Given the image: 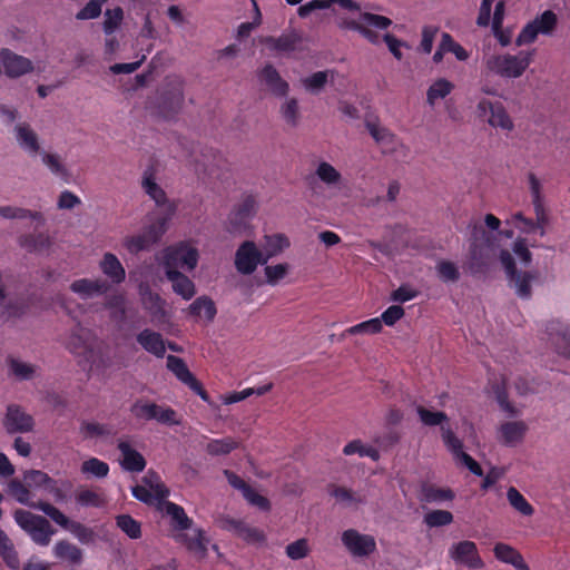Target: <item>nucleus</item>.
<instances>
[{
  "mask_svg": "<svg viewBox=\"0 0 570 570\" xmlns=\"http://www.w3.org/2000/svg\"><path fill=\"white\" fill-rule=\"evenodd\" d=\"M528 431L523 421H507L498 428L497 439L505 446H515L520 444Z\"/></svg>",
  "mask_w": 570,
  "mask_h": 570,
  "instance_id": "a878e982",
  "label": "nucleus"
},
{
  "mask_svg": "<svg viewBox=\"0 0 570 570\" xmlns=\"http://www.w3.org/2000/svg\"><path fill=\"white\" fill-rule=\"evenodd\" d=\"M507 499L511 507L517 510L519 513L530 517L533 514L534 509L533 507L528 502V500L523 497V494L517 490L515 488L511 487L507 491Z\"/></svg>",
  "mask_w": 570,
  "mask_h": 570,
  "instance_id": "864d4df0",
  "label": "nucleus"
},
{
  "mask_svg": "<svg viewBox=\"0 0 570 570\" xmlns=\"http://www.w3.org/2000/svg\"><path fill=\"white\" fill-rule=\"evenodd\" d=\"M6 362L9 375L17 380H29L37 374V367L33 364L18 357H8Z\"/></svg>",
  "mask_w": 570,
  "mask_h": 570,
  "instance_id": "c03bdc74",
  "label": "nucleus"
},
{
  "mask_svg": "<svg viewBox=\"0 0 570 570\" xmlns=\"http://www.w3.org/2000/svg\"><path fill=\"white\" fill-rule=\"evenodd\" d=\"M132 495L147 504L157 503L168 497L169 490L155 472H147L140 484L131 489Z\"/></svg>",
  "mask_w": 570,
  "mask_h": 570,
  "instance_id": "4468645a",
  "label": "nucleus"
},
{
  "mask_svg": "<svg viewBox=\"0 0 570 570\" xmlns=\"http://www.w3.org/2000/svg\"><path fill=\"white\" fill-rule=\"evenodd\" d=\"M366 128L384 153H394L402 145L397 137L377 122H367Z\"/></svg>",
  "mask_w": 570,
  "mask_h": 570,
  "instance_id": "c756f323",
  "label": "nucleus"
},
{
  "mask_svg": "<svg viewBox=\"0 0 570 570\" xmlns=\"http://www.w3.org/2000/svg\"><path fill=\"white\" fill-rule=\"evenodd\" d=\"M141 187L144 191L158 205H166L167 197L164 189L157 181L155 173L153 170H146L141 178Z\"/></svg>",
  "mask_w": 570,
  "mask_h": 570,
  "instance_id": "ea45409f",
  "label": "nucleus"
},
{
  "mask_svg": "<svg viewBox=\"0 0 570 570\" xmlns=\"http://www.w3.org/2000/svg\"><path fill=\"white\" fill-rule=\"evenodd\" d=\"M53 556L71 564H80L82 561V551L75 544L60 540L52 548Z\"/></svg>",
  "mask_w": 570,
  "mask_h": 570,
  "instance_id": "a19ab883",
  "label": "nucleus"
},
{
  "mask_svg": "<svg viewBox=\"0 0 570 570\" xmlns=\"http://www.w3.org/2000/svg\"><path fill=\"white\" fill-rule=\"evenodd\" d=\"M102 0H89L77 13V20H92L98 18L102 11Z\"/></svg>",
  "mask_w": 570,
  "mask_h": 570,
  "instance_id": "0e129e2a",
  "label": "nucleus"
},
{
  "mask_svg": "<svg viewBox=\"0 0 570 570\" xmlns=\"http://www.w3.org/2000/svg\"><path fill=\"white\" fill-rule=\"evenodd\" d=\"M448 556L456 566L465 567L470 570L484 568V561L479 552L475 542L464 539L453 542L448 550Z\"/></svg>",
  "mask_w": 570,
  "mask_h": 570,
  "instance_id": "ddd939ff",
  "label": "nucleus"
},
{
  "mask_svg": "<svg viewBox=\"0 0 570 570\" xmlns=\"http://www.w3.org/2000/svg\"><path fill=\"white\" fill-rule=\"evenodd\" d=\"M533 52L521 51L517 55L501 53L485 58L484 67L488 73L502 78H520L532 63Z\"/></svg>",
  "mask_w": 570,
  "mask_h": 570,
  "instance_id": "423d86ee",
  "label": "nucleus"
},
{
  "mask_svg": "<svg viewBox=\"0 0 570 570\" xmlns=\"http://www.w3.org/2000/svg\"><path fill=\"white\" fill-rule=\"evenodd\" d=\"M332 73L330 71H317L303 79V87L311 91H320L327 82Z\"/></svg>",
  "mask_w": 570,
  "mask_h": 570,
  "instance_id": "680f3d73",
  "label": "nucleus"
},
{
  "mask_svg": "<svg viewBox=\"0 0 570 570\" xmlns=\"http://www.w3.org/2000/svg\"><path fill=\"white\" fill-rule=\"evenodd\" d=\"M167 367L170 372L175 374V376L184 384H186L191 391L198 394L205 402L209 403V396L206 391L203 389L202 384L197 381V379L193 375V373L188 370L185 362L174 355L167 357Z\"/></svg>",
  "mask_w": 570,
  "mask_h": 570,
  "instance_id": "aec40b11",
  "label": "nucleus"
},
{
  "mask_svg": "<svg viewBox=\"0 0 570 570\" xmlns=\"http://www.w3.org/2000/svg\"><path fill=\"white\" fill-rule=\"evenodd\" d=\"M392 24V20L387 17L373 14L370 12H362L358 10L355 17H351L345 21V26L357 30L372 43L379 40L377 35L372 29L386 30Z\"/></svg>",
  "mask_w": 570,
  "mask_h": 570,
  "instance_id": "f8f14e48",
  "label": "nucleus"
},
{
  "mask_svg": "<svg viewBox=\"0 0 570 570\" xmlns=\"http://www.w3.org/2000/svg\"><path fill=\"white\" fill-rule=\"evenodd\" d=\"M345 550L353 557L366 558L375 552L376 541L373 535L348 529L341 535Z\"/></svg>",
  "mask_w": 570,
  "mask_h": 570,
  "instance_id": "f3484780",
  "label": "nucleus"
},
{
  "mask_svg": "<svg viewBox=\"0 0 570 570\" xmlns=\"http://www.w3.org/2000/svg\"><path fill=\"white\" fill-rule=\"evenodd\" d=\"M0 217L3 219H31L40 224L43 223V217L39 212L10 205L0 206Z\"/></svg>",
  "mask_w": 570,
  "mask_h": 570,
  "instance_id": "09e8293b",
  "label": "nucleus"
},
{
  "mask_svg": "<svg viewBox=\"0 0 570 570\" xmlns=\"http://www.w3.org/2000/svg\"><path fill=\"white\" fill-rule=\"evenodd\" d=\"M13 138L19 149L30 157H36L42 149L40 136L28 122H18L13 127Z\"/></svg>",
  "mask_w": 570,
  "mask_h": 570,
  "instance_id": "6ab92c4d",
  "label": "nucleus"
},
{
  "mask_svg": "<svg viewBox=\"0 0 570 570\" xmlns=\"http://www.w3.org/2000/svg\"><path fill=\"white\" fill-rule=\"evenodd\" d=\"M530 244L525 237L518 236L509 248L500 249L498 259L503 268L509 286L521 297H527L531 293V286L534 281V274L523 269L532 262Z\"/></svg>",
  "mask_w": 570,
  "mask_h": 570,
  "instance_id": "f03ea898",
  "label": "nucleus"
},
{
  "mask_svg": "<svg viewBox=\"0 0 570 570\" xmlns=\"http://www.w3.org/2000/svg\"><path fill=\"white\" fill-rule=\"evenodd\" d=\"M37 156L40 157L42 165L53 176L65 180L69 178V170L59 154L41 149Z\"/></svg>",
  "mask_w": 570,
  "mask_h": 570,
  "instance_id": "e433bc0d",
  "label": "nucleus"
},
{
  "mask_svg": "<svg viewBox=\"0 0 570 570\" xmlns=\"http://www.w3.org/2000/svg\"><path fill=\"white\" fill-rule=\"evenodd\" d=\"M312 548L307 539H298L288 543L285 548V553L291 560H302L311 553Z\"/></svg>",
  "mask_w": 570,
  "mask_h": 570,
  "instance_id": "4d7b16f0",
  "label": "nucleus"
},
{
  "mask_svg": "<svg viewBox=\"0 0 570 570\" xmlns=\"http://www.w3.org/2000/svg\"><path fill=\"white\" fill-rule=\"evenodd\" d=\"M99 267L102 274L114 284H120L126 278V271L121 262L112 253L104 254Z\"/></svg>",
  "mask_w": 570,
  "mask_h": 570,
  "instance_id": "f704fd0d",
  "label": "nucleus"
},
{
  "mask_svg": "<svg viewBox=\"0 0 570 570\" xmlns=\"http://www.w3.org/2000/svg\"><path fill=\"white\" fill-rule=\"evenodd\" d=\"M282 118L289 125H295L299 117V106L296 98L287 97L281 105Z\"/></svg>",
  "mask_w": 570,
  "mask_h": 570,
  "instance_id": "bf43d9fd",
  "label": "nucleus"
},
{
  "mask_svg": "<svg viewBox=\"0 0 570 570\" xmlns=\"http://www.w3.org/2000/svg\"><path fill=\"white\" fill-rule=\"evenodd\" d=\"M200 255L195 239L175 242L155 254V263L163 271L171 291L184 301H190L197 292L195 283L185 272H193L198 267Z\"/></svg>",
  "mask_w": 570,
  "mask_h": 570,
  "instance_id": "f257e3e1",
  "label": "nucleus"
},
{
  "mask_svg": "<svg viewBox=\"0 0 570 570\" xmlns=\"http://www.w3.org/2000/svg\"><path fill=\"white\" fill-rule=\"evenodd\" d=\"M3 425L10 433L29 432L33 428V420L19 406L10 405L7 409Z\"/></svg>",
  "mask_w": 570,
  "mask_h": 570,
  "instance_id": "bb28decb",
  "label": "nucleus"
},
{
  "mask_svg": "<svg viewBox=\"0 0 570 570\" xmlns=\"http://www.w3.org/2000/svg\"><path fill=\"white\" fill-rule=\"evenodd\" d=\"M68 348L76 356L83 358L95 365L105 363L107 346L98 341L90 332L78 330L73 332L68 341Z\"/></svg>",
  "mask_w": 570,
  "mask_h": 570,
  "instance_id": "6e6552de",
  "label": "nucleus"
},
{
  "mask_svg": "<svg viewBox=\"0 0 570 570\" xmlns=\"http://www.w3.org/2000/svg\"><path fill=\"white\" fill-rule=\"evenodd\" d=\"M18 243L29 253H43L50 248L52 239L47 233H36L20 236Z\"/></svg>",
  "mask_w": 570,
  "mask_h": 570,
  "instance_id": "58836bf2",
  "label": "nucleus"
},
{
  "mask_svg": "<svg viewBox=\"0 0 570 570\" xmlns=\"http://www.w3.org/2000/svg\"><path fill=\"white\" fill-rule=\"evenodd\" d=\"M1 72L11 79H17L35 71L31 59L18 55L8 48L0 50Z\"/></svg>",
  "mask_w": 570,
  "mask_h": 570,
  "instance_id": "a211bd4d",
  "label": "nucleus"
},
{
  "mask_svg": "<svg viewBox=\"0 0 570 570\" xmlns=\"http://www.w3.org/2000/svg\"><path fill=\"white\" fill-rule=\"evenodd\" d=\"M239 446V442L232 436L209 440L205 451L212 456L227 455Z\"/></svg>",
  "mask_w": 570,
  "mask_h": 570,
  "instance_id": "49530a36",
  "label": "nucleus"
},
{
  "mask_svg": "<svg viewBox=\"0 0 570 570\" xmlns=\"http://www.w3.org/2000/svg\"><path fill=\"white\" fill-rule=\"evenodd\" d=\"M238 538L249 544L257 546L263 544L266 541V535L263 530L255 527H250L246 523L243 524Z\"/></svg>",
  "mask_w": 570,
  "mask_h": 570,
  "instance_id": "69168bd1",
  "label": "nucleus"
},
{
  "mask_svg": "<svg viewBox=\"0 0 570 570\" xmlns=\"http://www.w3.org/2000/svg\"><path fill=\"white\" fill-rule=\"evenodd\" d=\"M557 16L551 10H546L533 20L529 21L519 32L515 38V45L518 47L533 43L537 38L542 36H550L557 26Z\"/></svg>",
  "mask_w": 570,
  "mask_h": 570,
  "instance_id": "9b49d317",
  "label": "nucleus"
},
{
  "mask_svg": "<svg viewBox=\"0 0 570 570\" xmlns=\"http://www.w3.org/2000/svg\"><path fill=\"white\" fill-rule=\"evenodd\" d=\"M169 215L157 216L154 220L138 234L126 236L121 245L129 254H138L139 252L148 249L154 244L158 243L166 234L169 227Z\"/></svg>",
  "mask_w": 570,
  "mask_h": 570,
  "instance_id": "0eeeda50",
  "label": "nucleus"
},
{
  "mask_svg": "<svg viewBox=\"0 0 570 570\" xmlns=\"http://www.w3.org/2000/svg\"><path fill=\"white\" fill-rule=\"evenodd\" d=\"M80 433L88 440H107L115 435L109 425L94 421L83 422L80 426Z\"/></svg>",
  "mask_w": 570,
  "mask_h": 570,
  "instance_id": "de8ad7c7",
  "label": "nucleus"
},
{
  "mask_svg": "<svg viewBox=\"0 0 570 570\" xmlns=\"http://www.w3.org/2000/svg\"><path fill=\"white\" fill-rule=\"evenodd\" d=\"M70 289L81 298H90L104 293L106 284L98 278H80L71 283Z\"/></svg>",
  "mask_w": 570,
  "mask_h": 570,
  "instance_id": "4c0bfd02",
  "label": "nucleus"
},
{
  "mask_svg": "<svg viewBox=\"0 0 570 570\" xmlns=\"http://www.w3.org/2000/svg\"><path fill=\"white\" fill-rule=\"evenodd\" d=\"M315 176L328 188L340 189L344 186L343 175L328 161L320 160L315 164Z\"/></svg>",
  "mask_w": 570,
  "mask_h": 570,
  "instance_id": "7c9ffc66",
  "label": "nucleus"
},
{
  "mask_svg": "<svg viewBox=\"0 0 570 570\" xmlns=\"http://www.w3.org/2000/svg\"><path fill=\"white\" fill-rule=\"evenodd\" d=\"M382 330V321L379 317H374L346 328L343 334L345 336L373 335L381 333Z\"/></svg>",
  "mask_w": 570,
  "mask_h": 570,
  "instance_id": "3c124183",
  "label": "nucleus"
},
{
  "mask_svg": "<svg viewBox=\"0 0 570 570\" xmlns=\"http://www.w3.org/2000/svg\"><path fill=\"white\" fill-rule=\"evenodd\" d=\"M435 269L439 278L443 282H455L460 276L458 266L449 261L439 262Z\"/></svg>",
  "mask_w": 570,
  "mask_h": 570,
  "instance_id": "338daca9",
  "label": "nucleus"
},
{
  "mask_svg": "<svg viewBox=\"0 0 570 570\" xmlns=\"http://www.w3.org/2000/svg\"><path fill=\"white\" fill-rule=\"evenodd\" d=\"M259 83L266 87L273 95L285 96L288 91V85L283 80L275 68L264 67L258 73Z\"/></svg>",
  "mask_w": 570,
  "mask_h": 570,
  "instance_id": "72a5a7b5",
  "label": "nucleus"
},
{
  "mask_svg": "<svg viewBox=\"0 0 570 570\" xmlns=\"http://www.w3.org/2000/svg\"><path fill=\"white\" fill-rule=\"evenodd\" d=\"M124 21V10L119 7L107 9L104 13L102 31L106 36H111L118 31Z\"/></svg>",
  "mask_w": 570,
  "mask_h": 570,
  "instance_id": "603ef678",
  "label": "nucleus"
},
{
  "mask_svg": "<svg viewBox=\"0 0 570 570\" xmlns=\"http://www.w3.org/2000/svg\"><path fill=\"white\" fill-rule=\"evenodd\" d=\"M185 313L195 322L209 324L215 320L217 308L215 302L209 296L202 295L188 305Z\"/></svg>",
  "mask_w": 570,
  "mask_h": 570,
  "instance_id": "5701e85b",
  "label": "nucleus"
},
{
  "mask_svg": "<svg viewBox=\"0 0 570 570\" xmlns=\"http://www.w3.org/2000/svg\"><path fill=\"white\" fill-rule=\"evenodd\" d=\"M528 185L531 195L533 213H538L542 216L543 209H548L542 194V183L535 175L530 174L528 176Z\"/></svg>",
  "mask_w": 570,
  "mask_h": 570,
  "instance_id": "8fccbe9b",
  "label": "nucleus"
},
{
  "mask_svg": "<svg viewBox=\"0 0 570 570\" xmlns=\"http://www.w3.org/2000/svg\"><path fill=\"white\" fill-rule=\"evenodd\" d=\"M416 413L422 424L426 426H440L441 439L446 450L452 454L456 464L464 465L475 475H482V469L479 463L469 455L463 449V442L458 438L449 424V419L444 412L417 406Z\"/></svg>",
  "mask_w": 570,
  "mask_h": 570,
  "instance_id": "7ed1b4c3",
  "label": "nucleus"
},
{
  "mask_svg": "<svg viewBox=\"0 0 570 570\" xmlns=\"http://www.w3.org/2000/svg\"><path fill=\"white\" fill-rule=\"evenodd\" d=\"M165 513L170 518L173 527L179 531L176 539L185 543L198 558H204L209 540L200 529L190 527L191 522L184 509L173 502H167Z\"/></svg>",
  "mask_w": 570,
  "mask_h": 570,
  "instance_id": "39448f33",
  "label": "nucleus"
},
{
  "mask_svg": "<svg viewBox=\"0 0 570 570\" xmlns=\"http://www.w3.org/2000/svg\"><path fill=\"white\" fill-rule=\"evenodd\" d=\"M493 554L498 561L511 566L514 570H530L523 556L508 543L497 542L493 546Z\"/></svg>",
  "mask_w": 570,
  "mask_h": 570,
  "instance_id": "cd10ccee",
  "label": "nucleus"
},
{
  "mask_svg": "<svg viewBox=\"0 0 570 570\" xmlns=\"http://www.w3.org/2000/svg\"><path fill=\"white\" fill-rule=\"evenodd\" d=\"M265 259L258 244L254 240H244L235 252L234 265L243 275L253 274L259 265H265Z\"/></svg>",
  "mask_w": 570,
  "mask_h": 570,
  "instance_id": "2eb2a0df",
  "label": "nucleus"
},
{
  "mask_svg": "<svg viewBox=\"0 0 570 570\" xmlns=\"http://www.w3.org/2000/svg\"><path fill=\"white\" fill-rule=\"evenodd\" d=\"M80 472L87 479H104L109 473V465L102 460L89 456L81 462Z\"/></svg>",
  "mask_w": 570,
  "mask_h": 570,
  "instance_id": "37998d69",
  "label": "nucleus"
},
{
  "mask_svg": "<svg viewBox=\"0 0 570 570\" xmlns=\"http://www.w3.org/2000/svg\"><path fill=\"white\" fill-rule=\"evenodd\" d=\"M504 18V3L501 0H482L476 23L480 27L492 24V28L502 26Z\"/></svg>",
  "mask_w": 570,
  "mask_h": 570,
  "instance_id": "393cba45",
  "label": "nucleus"
},
{
  "mask_svg": "<svg viewBox=\"0 0 570 570\" xmlns=\"http://www.w3.org/2000/svg\"><path fill=\"white\" fill-rule=\"evenodd\" d=\"M106 498L101 492L82 490L77 495V502L83 507L100 508L106 504Z\"/></svg>",
  "mask_w": 570,
  "mask_h": 570,
  "instance_id": "052dcab7",
  "label": "nucleus"
},
{
  "mask_svg": "<svg viewBox=\"0 0 570 570\" xmlns=\"http://www.w3.org/2000/svg\"><path fill=\"white\" fill-rule=\"evenodd\" d=\"M8 495L16 502L36 508L35 493L43 491L55 497L60 494L57 482L46 472L36 469H28L22 472L21 479H12L6 489Z\"/></svg>",
  "mask_w": 570,
  "mask_h": 570,
  "instance_id": "20e7f679",
  "label": "nucleus"
},
{
  "mask_svg": "<svg viewBox=\"0 0 570 570\" xmlns=\"http://www.w3.org/2000/svg\"><path fill=\"white\" fill-rule=\"evenodd\" d=\"M35 509L40 510L46 515H48L55 523L60 525L63 529H68L69 524L72 520H70L62 511H60L55 505L46 502V501H39L37 503V507Z\"/></svg>",
  "mask_w": 570,
  "mask_h": 570,
  "instance_id": "6e6d98bb",
  "label": "nucleus"
},
{
  "mask_svg": "<svg viewBox=\"0 0 570 570\" xmlns=\"http://www.w3.org/2000/svg\"><path fill=\"white\" fill-rule=\"evenodd\" d=\"M265 43L268 49L279 53L293 52L304 47L302 37L295 32L284 35L279 38H267Z\"/></svg>",
  "mask_w": 570,
  "mask_h": 570,
  "instance_id": "c9c22d12",
  "label": "nucleus"
},
{
  "mask_svg": "<svg viewBox=\"0 0 570 570\" xmlns=\"http://www.w3.org/2000/svg\"><path fill=\"white\" fill-rule=\"evenodd\" d=\"M453 514L448 510H432L424 515V523L430 528L444 527L453 522Z\"/></svg>",
  "mask_w": 570,
  "mask_h": 570,
  "instance_id": "13d9d810",
  "label": "nucleus"
},
{
  "mask_svg": "<svg viewBox=\"0 0 570 570\" xmlns=\"http://www.w3.org/2000/svg\"><path fill=\"white\" fill-rule=\"evenodd\" d=\"M476 117L491 128L503 132L514 129V122L505 107L499 101L482 98L475 107Z\"/></svg>",
  "mask_w": 570,
  "mask_h": 570,
  "instance_id": "9d476101",
  "label": "nucleus"
},
{
  "mask_svg": "<svg viewBox=\"0 0 570 570\" xmlns=\"http://www.w3.org/2000/svg\"><path fill=\"white\" fill-rule=\"evenodd\" d=\"M13 518L17 524L29 534L35 543L42 547L50 543L55 530L47 519L23 509L14 510Z\"/></svg>",
  "mask_w": 570,
  "mask_h": 570,
  "instance_id": "1a4fd4ad",
  "label": "nucleus"
},
{
  "mask_svg": "<svg viewBox=\"0 0 570 570\" xmlns=\"http://www.w3.org/2000/svg\"><path fill=\"white\" fill-rule=\"evenodd\" d=\"M453 81L445 77H438L431 81L426 89V104L430 107L438 106L454 90Z\"/></svg>",
  "mask_w": 570,
  "mask_h": 570,
  "instance_id": "2f4dec72",
  "label": "nucleus"
},
{
  "mask_svg": "<svg viewBox=\"0 0 570 570\" xmlns=\"http://www.w3.org/2000/svg\"><path fill=\"white\" fill-rule=\"evenodd\" d=\"M117 525L131 539L140 537V524L130 515L124 514L117 518Z\"/></svg>",
  "mask_w": 570,
  "mask_h": 570,
  "instance_id": "774afa93",
  "label": "nucleus"
},
{
  "mask_svg": "<svg viewBox=\"0 0 570 570\" xmlns=\"http://www.w3.org/2000/svg\"><path fill=\"white\" fill-rule=\"evenodd\" d=\"M265 263L272 258L278 257L288 250L292 246L289 237L284 233L265 234L258 244Z\"/></svg>",
  "mask_w": 570,
  "mask_h": 570,
  "instance_id": "4be33fe9",
  "label": "nucleus"
},
{
  "mask_svg": "<svg viewBox=\"0 0 570 570\" xmlns=\"http://www.w3.org/2000/svg\"><path fill=\"white\" fill-rule=\"evenodd\" d=\"M157 101L165 108H174L183 101V82L178 78L166 79L157 90Z\"/></svg>",
  "mask_w": 570,
  "mask_h": 570,
  "instance_id": "b1692460",
  "label": "nucleus"
},
{
  "mask_svg": "<svg viewBox=\"0 0 570 570\" xmlns=\"http://www.w3.org/2000/svg\"><path fill=\"white\" fill-rule=\"evenodd\" d=\"M534 214V219L527 217L523 213L517 212L510 216L507 223L517 230L520 236L539 234L543 237L547 234V226L550 224L549 209H543L542 216Z\"/></svg>",
  "mask_w": 570,
  "mask_h": 570,
  "instance_id": "dca6fc26",
  "label": "nucleus"
},
{
  "mask_svg": "<svg viewBox=\"0 0 570 570\" xmlns=\"http://www.w3.org/2000/svg\"><path fill=\"white\" fill-rule=\"evenodd\" d=\"M139 294L144 307L151 314L154 321L157 323L165 321L167 317L166 303L160 295L145 286L139 287Z\"/></svg>",
  "mask_w": 570,
  "mask_h": 570,
  "instance_id": "c85d7f7f",
  "label": "nucleus"
},
{
  "mask_svg": "<svg viewBox=\"0 0 570 570\" xmlns=\"http://www.w3.org/2000/svg\"><path fill=\"white\" fill-rule=\"evenodd\" d=\"M419 497L422 502L442 504L446 502H452L455 498V493L449 487L423 484L421 487Z\"/></svg>",
  "mask_w": 570,
  "mask_h": 570,
  "instance_id": "473e14b6",
  "label": "nucleus"
},
{
  "mask_svg": "<svg viewBox=\"0 0 570 570\" xmlns=\"http://www.w3.org/2000/svg\"><path fill=\"white\" fill-rule=\"evenodd\" d=\"M343 453L345 455L358 454L360 456L371 458L374 461L380 459L379 451L375 448L363 443L361 440H353L348 442L344 446Z\"/></svg>",
  "mask_w": 570,
  "mask_h": 570,
  "instance_id": "5fc2aeb1",
  "label": "nucleus"
},
{
  "mask_svg": "<svg viewBox=\"0 0 570 570\" xmlns=\"http://www.w3.org/2000/svg\"><path fill=\"white\" fill-rule=\"evenodd\" d=\"M138 343L149 353L161 357L165 352V343L160 334L150 330H144L137 335Z\"/></svg>",
  "mask_w": 570,
  "mask_h": 570,
  "instance_id": "79ce46f5",
  "label": "nucleus"
},
{
  "mask_svg": "<svg viewBox=\"0 0 570 570\" xmlns=\"http://www.w3.org/2000/svg\"><path fill=\"white\" fill-rule=\"evenodd\" d=\"M442 48L448 53H452L459 61H465L470 57V53L460 43L454 41L449 33L442 35Z\"/></svg>",
  "mask_w": 570,
  "mask_h": 570,
  "instance_id": "e2e57ef3",
  "label": "nucleus"
},
{
  "mask_svg": "<svg viewBox=\"0 0 570 570\" xmlns=\"http://www.w3.org/2000/svg\"><path fill=\"white\" fill-rule=\"evenodd\" d=\"M292 272V265L287 262H279L275 264L264 265V277L268 285L276 286Z\"/></svg>",
  "mask_w": 570,
  "mask_h": 570,
  "instance_id": "a18cd8bd",
  "label": "nucleus"
},
{
  "mask_svg": "<svg viewBox=\"0 0 570 570\" xmlns=\"http://www.w3.org/2000/svg\"><path fill=\"white\" fill-rule=\"evenodd\" d=\"M119 451L118 462L125 471L141 472L146 468L144 455L128 440H119L117 444Z\"/></svg>",
  "mask_w": 570,
  "mask_h": 570,
  "instance_id": "412c9836",
  "label": "nucleus"
}]
</instances>
